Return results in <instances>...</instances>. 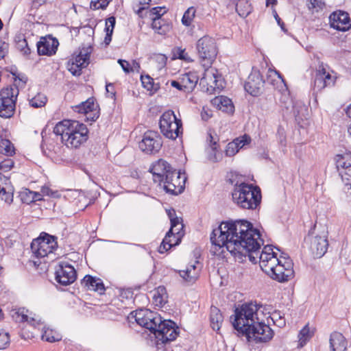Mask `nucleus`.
<instances>
[{
  "label": "nucleus",
  "mask_w": 351,
  "mask_h": 351,
  "mask_svg": "<svg viewBox=\"0 0 351 351\" xmlns=\"http://www.w3.org/2000/svg\"><path fill=\"white\" fill-rule=\"evenodd\" d=\"M97 105L95 104L93 98H88L86 101L73 106L75 112L87 115V119L95 121L98 118Z\"/></svg>",
  "instance_id": "21"
},
{
  "label": "nucleus",
  "mask_w": 351,
  "mask_h": 351,
  "mask_svg": "<svg viewBox=\"0 0 351 351\" xmlns=\"http://www.w3.org/2000/svg\"><path fill=\"white\" fill-rule=\"evenodd\" d=\"M160 322H161L160 315L150 311V314H146L143 319L144 324H141V326L149 329L152 332L154 330H156V325L160 323Z\"/></svg>",
  "instance_id": "29"
},
{
  "label": "nucleus",
  "mask_w": 351,
  "mask_h": 351,
  "mask_svg": "<svg viewBox=\"0 0 351 351\" xmlns=\"http://www.w3.org/2000/svg\"><path fill=\"white\" fill-rule=\"evenodd\" d=\"M29 193L32 195V201H39L42 199V195L38 193L29 191Z\"/></svg>",
  "instance_id": "61"
},
{
  "label": "nucleus",
  "mask_w": 351,
  "mask_h": 351,
  "mask_svg": "<svg viewBox=\"0 0 351 351\" xmlns=\"http://www.w3.org/2000/svg\"><path fill=\"white\" fill-rule=\"evenodd\" d=\"M14 166V162L12 160L8 158L6 160H4L1 162H0V169L3 171H10L12 167Z\"/></svg>",
  "instance_id": "51"
},
{
  "label": "nucleus",
  "mask_w": 351,
  "mask_h": 351,
  "mask_svg": "<svg viewBox=\"0 0 351 351\" xmlns=\"http://www.w3.org/2000/svg\"><path fill=\"white\" fill-rule=\"evenodd\" d=\"M201 116H202V119L204 121H208L212 117L211 111L209 110H205V108H203V110L201 112Z\"/></svg>",
  "instance_id": "58"
},
{
  "label": "nucleus",
  "mask_w": 351,
  "mask_h": 351,
  "mask_svg": "<svg viewBox=\"0 0 351 351\" xmlns=\"http://www.w3.org/2000/svg\"><path fill=\"white\" fill-rule=\"evenodd\" d=\"M266 308L256 302H249L237 308L233 315V327L244 334L249 341L256 343L267 342L274 336V332L269 326Z\"/></svg>",
  "instance_id": "2"
},
{
  "label": "nucleus",
  "mask_w": 351,
  "mask_h": 351,
  "mask_svg": "<svg viewBox=\"0 0 351 351\" xmlns=\"http://www.w3.org/2000/svg\"><path fill=\"white\" fill-rule=\"evenodd\" d=\"M184 226H180L174 228L173 230V234L171 235V237H173L175 240L174 244H179V243L181 241L182 237L183 236L182 229Z\"/></svg>",
  "instance_id": "49"
},
{
  "label": "nucleus",
  "mask_w": 351,
  "mask_h": 351,
  "mask_svg": "<svg viewBox=\"0 0 351 351\" xmlns=\"http://www.w3.org/2000/svg\"><path fill=\"white\" fill-rule=\"evenodd\" d=\"M233 202L243 209L254 210L261 202V192L258 186L237 181L232 192Z\"/></svg>",
  "instance_id": "4"
},
{
  "label": "nucleus",
  "mask_w": 351,
  "mask_h": 351,
  "mask_svg": "<svg viewBox=\"0 0 351 351\" xmlns=\"http://www.w3.org/2000/svg\"><path fill=\"white\" fill-rule=\"evenodd\" d=\"M111 0H97L91 1L90 7L93 10L105 9Z\"/></svg>",
  "instance_id": "47"
},
{
  "label": "nucleus",
  "mask_w": 351,
  "mask_h": 351,
  "mask_svg": "<svg viewBox=\"0 0 351 351\" xmlns=\"http://www.w3.org/2000/svg\"><path fill=\"white\" fill-rule=\"evenodd\" d=\"M47 97L41 93L37 94L29 100V105L34 108H41L47 103Z\"/></svg>",
  "instance_id": "41"
},
{
  "label": "nucleus",
  "mask_w": 351,
  "mask_h": 351,
  "mask_svg": "<svg viewBox=\"0 0 351 351\" xmlns=\"http://www.w3.org/2000/svg\"><path fill=\"white\" fill-rule=\"evenodd\" d=\"M212 103L219 110L223 112L227 113H232L234 112V107L231 99L226 96L221 95L216 97L212 101Z\"/></svg>",
  "instance_id": "27"
},
{
  "label": "nucleus",
  "mask_w": 351,
  "mask_h": 351,
  "mask_svg": "<svg viewBox=\"0 0 351 351\" xmlns=\"http://www.w3.org/2000/svg\"><path fill=\"white\" fill-rule=\"evenodd\" d=\"M264 81L259 71H252L245 84V90L253 96H256L263 87Z\"/></svg>",
  "instance_id": "17"
},
{
  "label": "nucleus",
  "mask_w": 351,
  "mask_h": 351,
  "mask_svg": "<svg viewBox=\"0 0 351 351\" xmlns=\"http://www.w3.org/2000/svg\"><path fill=\"white\" fill-rule=\"evenodd\" d=\"M147 313L149 315L150 311L148 309H139L138 311L132 312L130 315L131 317H134L136 322L141 326V324H144L143 319L145 318Z\"/></svg>",
  "instance_id": "43"
},
{
  "label": "nucleus",
  "mask_w": 351,
  "mask_h": 351,
  "mask_svg": "<svg viewBox=\"0 0 351 351\" xmlns=\"http://www.w3.org/2000/svg\"><path fill=\"white\" fill-rule=\"evenodd\" d=\"M251 4L247 0H239L236 4V10L241 17L247 16L252 12Z\"/></svg>",
  "instance_id": "32"
},
{
  "label": "nucleus",
  "mask_w": 351,
  "mask_h": 351,
  "mask_svg": "<svg viewBox=\"0 0 351 351\" xmlns=\"http://www.w3.org/2000/svg\"><path fill=\"white\" fill-rule=\"evenodd\" d=\"M305 243L314 257H322L328 246L327 231L323 230L319 234H315L309 233L305 238Z\"/></svg>",
  "instance_id": "9"
},
{
  "label": "nucleus",
  "mask_w": 351,
  "mask_h": 351,
  "mask_svg": "<svg viewBox=\"0 0 351 351\" xmlns=\"http://www.w3.org/2000/svg\"><path fill=\"white\" fill-rule=\"evenodd\" d=\"M329 19L330 26L337 30L345 32L351 27L350 19L346 12H334L330 15Z\"/></svg>",
  "instance_id": "16"
},
{
  "label": "nucleus",
  "mask_w": 351,
  "mask_h": 351,
  "mask_svg": "<svg viewBox=\"0 0 351 351\" xmlns=\"http://www.w3.org/2000/svg\"><path fill=\"white\" fill-rule=\"evenodd\" d=\"M204 73L200 79V84L203 86H207V90H220L222 88V82L221 75L218 71L210 66L204 67Z\"/></svg>",
  "instance_id": "15"
},
{
  "label": "nucleus",
  "mask_w": 351,
  "mask_h": 351,
  "mask_svg": "<svg viewBox=\"0 0 351 351\" xmlns=\"http://www.w3.org/2000/svg\"><path fill=\"white\" fill-rule=\"evenodd\" d=\"M156 338L162 343L173 341L176 339L178 332L176 324L171 320H162L156 325V330L152 332Z\"/></svg>",
  "instance_id": "12"
},
{
  "label": "nucleus",
  "mask_w": 351,
  "mask_h": 351,
  "mask_svg": "<svg viewBox=\"0 0 351 351\" xmlns=\"http://www.w3.org/2000/svg\"><path fill=\"white\" fill-rule=\"evenodd\" d=\"M159 125L161 132L168 138L176 139L182 133V121L172 110H167L162 114Z\"/></svg>",
  "instance_id": "7"
},
{
  "label": "nucleus",
  "mask_w": 351,
  "mask_h": 351,
  "mask_svg": "<svg viewBox=\"0 0 351 351\" xmlns=\"http://www.w3.org/2000/svg\"><path fill=\"white\" fill-rule=\"evenodd\" d=\"M27 81L25 75L19 74L14 77V85L3 88L0 92V117H11L14 111L15 102L19 88H23Z\"/></svg>",
  "instance_id": "5"
},
{
  "label": "nucleus",
  "mask_w": 351,
  "mask_h": 351,
  "mask_svg": "<svg viewBox=\"0 0 351 351\" xmlns=\"http://www.w3.org/2000/svg\"><path fill=\"white\" fill-rule=\"evenodd\" d=\"M275 19L278 23V24L281 27L282 29L285 31V28H284V23L282 22L280 18L278 16V15L277 14V13L276 12L275 15Z\"/></svg>",
  "instance_id": "63"
},
{
  "label": "nucleus",
  "mask_w": 351,
  "mask_h": 351,
  "mask_svg": "<svg viewBox=\"0 0 351 351\" xmlns=\"http://www.w3.org/2000/svg\"><path fill=\"white\" fill-rule=\"evenodd\" d=\"M53 132L67 147L77 148L87 141L88 130L78 121L64 120L56 125Z\"/></svg>",
  "instance_id": "3"
},
{
  "label": "nucleus",
  "mask_w": 351,
  "mask_h": 351,
  "mask_svg": "<svg viewBox=\"0 0 351 351\" xmlns=\"http://www.w3.org/2000/svg\"><path fill=\"white\" fill-rule=\"evenodd\" d=\"M186 178L184 174L176 172L173 170L171 173L167 174L163 182L164 189L171 194H180L184 189Z\"/></svg>",
  "instance_id": "11"
},
{
  "label": "nucleus",
  "mask_w": 351,
  "mask_h": 351,
  "mask_svg": "<svg viewBox=\"0 0 351 351\" xmlns=\"http://www.w3.org/2000/svg\"><path fill=\"white\" fill-rule=\"evenodd\" d=\"M0 153L6 156H12L14 153V147L9 140H0Z\"/></svg>",
  "instance_id": "37"
},
{
  "label": "nucleus",
  "mask_w": 351,
  "mask_h": 351,
  "mask_svg": "<svg viewBox=\"0 0 351 351\" xmlns=\"http://www.w3.org/2000/svg\"><path fill=\"white\" fill-rule=\"evenodd\" d=\"M141 80L143 87L147 90L154 93L159 88L158 84H154L153 78L149 75H141Z\"/></svg>",
  "instance_id": "38"
},
{
  "label": "nucleus",
  "mask_w": 351,
  "mask_h": 351,
  "mask_svg": "<svg viewBox=\"0 0 351 351\" xmlns=\"http://www.w3.org/2000/svg\"><path fill=\"white\" fill-rule=\"evenodd\" d=\"M171 85L174 87V88H176L177 89L180 90H185L186 88H184V86H183V84L181 82H177V81H175V80H173L171 82Z\"/></svg>",
  "instance_id": "59"
},
{
  "label": "nucleus",
  "mask_w": 351,
  "mask_h": 351,
  "mask_svg": "<svg viewBox=\"0 0 351 351\" xmlns=\"http://www.w3.org/2000/svg\"><path fill=\"white\" fill-rule=\"evenodd\" d=\"M309 1L311 8L317 9V10L322 9L324 6V3L322 0H309Z\"/></svg>",
  "instance_id": "56"
},
{
  "label": "nucleus",
  "mask_w": 351,
  "mask_h": 351,
  "mask_svg": "<svg viewBox=\"0 0 351 351\" xmlns=\"http://www.w3.org/2000/svg\"><path fill=\"white\" fill-rule=\"evenodd\" d=\"M195 15V10L193 7H191L186 10V11L184 13V15L182 19V23L189 26L191 25L193 18Z\"/></svg>",
  "instance_id": "44"
},
{
  "label": "nucleus",
  "mask_w": 351,
  "mask_h": 351,
  "mask_svg": "<svg viewBox=\"0 0 351 351\" xmlns=\"http://www.w3.org/2000/svg\"><path fill=\"white\" fill-rule=\"evenodd\" d=\"M196 50L199 62L204 67H210L215 62L218 53L215 39L208 36H204L197 41Z\"/></svg>",
  "instance_id": "6"
},
{
  "label": "nucleus",
  "mask_w": 351,
  "mask_h": 351,
  "mask_svg": "<svg viewBox=\"0 0 351 351\" xmlns=\"http://www.w3.org/2000/svg\"><path fill=\"white\" fill-rule=\"evenodd\" d=\"M268 319L270 317L274 324L280 328L285 326V319L283 315L280 311H274L270 316H267Z\"/></svg>",
  "instance_id": "42"
},
{
  "label": "nucleus",
  "mask_w": 351,
  "mask_h": 351,
  "mask_svg": "<svg viewBox=\"0 0 351 351\" xmlns=\"http://www.w3.org/2000/svg\"><path fill=\"white\" fill-rule=\"evenodd\" d=\"M180 226H183L182 219L181 218L177 217L176 219H171V228L168 231L167 234H169V236L173 235L174 228Z\"/></svg>",
  "instance_id": "50"
},
{
  "label": "nucleus",
  "mask_w": 351,
  "mask_h": 351,
  "mask_svg": "<svg viewBox=\"0 0 351 351\" xmlns=\"http://www.w3.org/2000/svg\"><path fill=\"white\" fill-rule=\"evenodd\" d=\"M56 281L64 286L72 284L77 278L75 268L64 262L60 263L56 269L55 272Z\"/></svg>",
  "instance_id": "14"
},
{
  "label": "nucleus",
  "mask_w": 351,
  "mask_h": 351,
  "mask_svg": "<svg viewBox=\"0 0 351 351\" xmlns=\"http://www.w3.org/2000/svg\"><path fill=\"white\" fill-rule=\"evenodd\" d=\"M173 171L171 167L163 159H159L154 162L150 168L155 182H162L167 174Z\"/></svg>",
  "instance_id": "20"
},
{
  "label": "nucleus",
  "mask_w": 351,
  "mask_h": 351,
  "mask_svg": "<svg viewBox=\"0 0 351 351\" xmlns=\"http://www.w3.org/2000/svg\"><path fill=\"white\" fill-rule=\"evenodd\" d=\"M177 244H174V243H171V236L166 234L165 237L162 240L160 245L158 248V252L160 254H163L169 250L172 246L176 245Z\"/></svg>",
  "instance_id": "45"
},
{
  "label": "nucleus",
  "mask_w": 351,
  "mask_h": 351,
  "mask_svg": "<svg viewBox=\"0 0 351 351\" xmlns=\"http://www.w3.org/2000/svg\"><path fill=\"white\" fill-rule=\"evenodd\" d=\"M82 285L90 291L103 293L105 288L101 279L86 275L82 280Z\"/></svg>",
  "instance_id": "26"
},
{
  "label": "nucleus",
  "mask_w": 351,
  "mask_h": 351,
  "mask_svg": "<svg viewBox=\"0 0 351 351\" xmlns=\"http://www.w3.org/2000/svg\"><path fill=\"white\" fill-rule=\"evenodd\" d=\"M16 319L19 322H27L32 326L40 325V320H36L34 317H29L24 313V310H19L16 313Z\"/></svg>",
  "instance_id": "36"
},
{
  "label": "nucleus",
  "mask_w": 351,
  "mask_h": 351,
  "mask_svg": "<svg viewBox=\"0 0 351 351\" xmlns=\"http://www.w3.org/2000/svg\"><path fill=\"white\" fill-rule=\"evenodd\" d=\"M330 351H346L348 341L345 337L339 332L331 333L329 339Z\"/></svg>",
  "instance_id": "25"
},
{
  "label": "nucleus",
  "mask_w": 351,
  "mask_h": 351,
  "mask_svg": "<svg viewBox=\"0 0 351 351\" xmlns=\"http://www.w3.org/2000/svg\"><path fill=\"white\" fill-rule=\"evenodd\" d=\"M161 10L162 8L158 7L153 8L150 10V15L155 16L152 19V28L156 33L160 35H165L171 30V26L161 19V16L163 14V13H160Z\"/></svg>",
  "instance_id": "18"
},
{
  "label": "nucleus",
  "mask_w": 351,
  "mask_h": 351,
  "mask_svg": "<svg viewBox=\"0 0 351 351\" xmlns=\"http://www.w3.org/2000/svg\"><path fill=\"white\" fill-rule=\"evenodd\" d=\"M167 293L165 287L160 286L153 293V302L156 306L162 307L167 302Z\"/></svg>",
  "instance_id": "30"
},
{
  "label": "nucleus",
  "mask_w": 351,
  "mask_h": 351,
  "mask_svg": "<svg viewBox=\"0 0 351 351\" xmlns=\"http://www.w3.org/2000/svg\"><path fill=\"white\" fill-rule=\"evenodd\" d=\"M208 141L210 142V146L213 152H214V155L210 156V160L213 162H217L219 160V158H220L221 154L220 153H217V140L215 138L211 133V132H208Z\"/></svg>",
  "instance_id": "40"
},
{
  "label": "nucleus",
  "mask_w": 351,
  "mask_h": 351,
  "mask_svg": "<svg viewBox=\"0 0 351 351\" xmlns=\"http://www.w3.org/2000/svg\"><path fill=\"white\" fill-rule=\"evenodd\" d=\"M178 58H180L181 60H186L188 62L191 61V58L189 57L188 53L185 51V49H178Z\"/></svg>",
  "instance_id": "53"
},
{
  "label": "nucleus",
  "mask_w": 351,
  "mask_h": 351,
  "mask_svg": "<svg viewBox=\"0 0 351 351\" xmlns=\"http://www.w3.org/2000/svg\"><path fill=\"white\" fill-rule=\"evenodd\" d=\"M58 41L53 38H42L37 43V50L39 55L51 56L56 53Z\"/></svg>",
  "instance_id": "22"
},
{
  "label": "nucleus",
  "mask_w": 351,
  "mask_h": 351,
  "mask_svg": "<svg viewBox=\"0 0 351 351\" xmlns=\"http://www.w3.org/2000/svg\"><path fill=\"white\" fill-rule=\"evenodd\" d=\"M8 43L0 40V60L3 59L8 51Z\"/></svg>",
  "instance_id": "52"
},
{
  "label": "nucleus",
  "mask_w": 351,
  "mask_h": 351,
  "mask_svg": "<svg viewBox=\"0 0 351 351\" xmlns=\"http://www.w3.org/2000/svg\"><path fill=\"white\" fill-rule=\"evenodd\" d=\"M118 62L125 73L130 72V64L128 61L119 59Z\"/></svg>",
  "instance_id": "55"
},
{
  "label": "nucleus",
  "mask_w": 351,
  "mask_h": 351,
  "mask_svg": "<svg viewBox=\"0 0 351 351\" xmlns=\"http://www.w3.org/2000/svg\"><path fill=\"white\" fill-rule=\"evenodd\" d=\"M41 338L43 341L53 343L60 341L62 336L60 333L53 329L44 327L42 330Z\"/></svg>",
  "instance_id": "31"
},
{
  "label": "nucleus",
  "mask_w": 351,
  "mask_h": 351,
  "mask_svg": "<svg viewBox=\"0 0 351 351\" xmlns=\"http://www.w3.org/2000/svg\"><path fill=\"white\" fill-rule=\"evenodd\" d=\"M116 19L114 16H110L106 21V36L104 38V43L106 45H108L112 40V34L115 25Z\"/></svg>",
  "instance_id": "35"
},
{
  "label": "nucleus",
  "mask_w": 351,
  "mask_h": 351,
  "mask_svg": "<svg viewBox=\"0 0 351 351\" xmlns=\"http://www.w3.org/2000/svg\"><path fill=\"white\" fill-rule=\"evenodd\" d=\"M136 3L134 6V10L136 14L142 16V12L149 7L151 0H136Z\"/></svg>",
  "instance_id": "46"
},
{
  "label": "nucleus",
  "mask_w": 351,
  "mask_h": 351,
  "mask_svg": "<svg viewBox=\"0 0 351 351\" xmlns=\"http://www.w3.org/2000/svg\"><path fill=\"white\" fill-rule=\"evenodd\" d=\"M162 145V138L155 131L149 130L144 133L142 140L139 142L140 149L146 154H156Z\"/></svg>",
  "instance_id": "13"
},
{
  "label": "nucleus",
  "mask_w": 351,
  "mask_h": 351,
  "mask_svg": "<svg viewBox=\"0 0 351 351\" xmlns=\"http://www.w3.org/2000/svg\"><path fill=\"white\" fill-rule=\"evenodd\" d=\"M92 51L93 48L90 45L83 47L78 55L69 60L66 66L73 75L79 76L81 75L82 69L85 68L89 63L90 55Z\"/></svg>",
  "instance_id": "10"
},
{
  "label": "nucleus",
  "mask_w": 351,
  "mask_h": 351,
  "mask_svg": "<svg viewBox=\"0 0 351 351\" xmlns=\"http://www.w3.org/2000/svg\"><path fill=\"white\" fill-rule=\"evenodd\" d=\"M336 165L337 169L351 167V152L337 155Z\"/></svg>",
  "instance_id": "33"
},
{
  "label": "nucleus",
  "mask_w": 351,
  "mask_h": 351,
  "mask_svg": "<svg viewBox=\"0 0 351 351\" xmlns=\"http://www.w3.org/2000/svg\"><path fill=\"white\" fill-rule=\"evenodd\" d=\"M250 142L251 138L246 134L235 138L227 145L226 155L227 156H234L241 148L250 144Z\"/></svg>",
  "instance_id": "24"
},
{
  "label": "nucleus",
  "mask_w": 351,
  "mask_h": 351,
  "mask_svg": "<svg viewBox=\"0 0 351 351\" xmlns=\"http://www.w3.org/2000/svg\"><path fill=\"white\" fill-rule=\"evenodd\" d=\"M210 321L212 328L215 331L219 330L223 321V317L218 308L211 306Z\"/></svg>",
  "instance_id": "28"
},
{
  "label": "nucleus",
  "mask_w": 351,
  "mask_h": 351,
  "mask_svg": "<svg viewBox=\"0 0 351 351\" xmlns=\"http://www.w3.org/2000/svg\"><path fill=\"white\" fill-rule=\"evenodd\" d=\"M210 241L214 254L223 253L226 249L239 262L247 256L253 263L259 260L262 270L278 282H287L294 276L291 260L285 256L278 258L271 245L265 246L260 254L263 240L259 231L246 220L222 222L212 232Z\"/></svg>",
  "instance_id": "1"
},
{
  "label": "nucleus",
  "mask_w": 351,
  "mask_h": 351,
  "mask_svg": "<svg viewBox=\"0 0 351 351\" xmlns=\"http://www.w3.org/2000/svg\"><path fill=\"white\" fill-rule=\"evenodd\" d=\"M313 330H311L308 327V324H306L298 334L300 346L303 347L313 337Z\"/></svg>",
  "instance_id": "34"
},
{
  "label": "nucleus",
  "mask_w": 351,
  "mask_h": 351,
  "mask_svg": "<svg viewBox=\"0 0 351 351\" xmlns=\"http://www.w3.org/2000/svg\"><path fill=\"white\" fill-rule=\"evenodd\" d=\"M0 185H1V188H3V186H12L9 179L5 176H2L1 174V179H0Z\"/></svg>",
  "instance_id": "57"
},
{
  "label": "nucleus",
  "mask_w": 351,
  "mask_h": 351,
  "mask_svg": "<svg viewBox=\"0 0 351 351\" xmlns=\"http://www.w3.org/2000/svg\"><path fill=\"white\" fill-rule=\"evenodd\" d=\"M331 82L332 80L330 73L326 71L325 66L323 63H321L316 71L314 80L315 88H317V90H321L330 85Z\"/></svg>",
  "instance_id": "23"
},
{
  "label": "nucleus",
  "mask_w": 351,
  "mask_h": 351,
  "mask_svg": "<svg viewBox=\"0 0 351 351\" xmlns=\"http://www.w3.org/2000/svg\"><path fill=\"white\" fill-rule=\"evenodd\" d=\"M181 79L184 88L187 90L193 89L197 82V77L189 73L183 75Z\"/></svg>",
  "instance_id": "39"
},
{
  "label": "nucleus",
  "mask_w": 351,
  "mask_h": 351,
  "mask_svg": "<svg viewBox=\"0 0 351 351\" xmlns=\"http://www.w3.org/2000/svg\"><path fill=\"white\" fill-rule=\"evenodd\" d=\"M167 215L170 219V221H171V219H176L177 217L176 211L174 209L168 210H167Z\"/></svg>",
  "instance_id": "62"
},
{
  "label": "nucleus",
  "mask_w": 351,
  "mask_h": 351,
  "mask_svg": "<svg viewBox=\"0 0 351 351\" xmlns=\"http://www.w3.org/2000/svg\"><path fill=\"white\" fill-rule=\"evenodd\" d=\"M140 69V64L136 60L132 61L130 65V71H138Z\"/></svg>",
  "instance_id": "60"
},
{
  "label": "nucleus",
  "mask_w": 351,
  "mask_h": 351,
  "mask_svg": "<svg viewBox=\"0 0 351 351\" xmlns=\"http://www.w3.org/2000/svg\"><path fill=\"white\" fill-rule=\"evenodd\" d=\"M19 47L23 52L24 54H29L30 53V49L27 46V43L25 39L20 41L19 43Z\"/></svg>",
  "instance_id": "54"
},
{
  "label": "nucleus",
  "mask_w": 351,
  "mask_h": 351,
  "mask_svg": "<svg viewBox=\"0 0 351 351\" xmlns=\"http://www.w3.org/2000/svg\"><path fill=\"white\" fill-rule=\"evenodd\" d=\"M106 89L108 93H110L112 95H114V93L113 92V85L112 84H107Z\"/></svg>",
  "instance_id": "64"
},
{
  "label": "nucleus",
  "mask_w": 351,
  "mask_h": 351,
  "mask_svg": "<svg viewBox=\"0 0 351 351\" xmlns=\"http://www.w3.org/2000/svg\"><path fill=\"white\" fill-rule=\"evenodd\" d=\"M58 247V243L55 237L47 233H42L39 237L32 241L31 250L36 258H44L53 252Z\"/></svg>",
  "instance_id": "8"
},
{
  "label": "nucleus",
  "mask_w": 351,
  "mask_h": 351,
  "mask_svg": "<svg viewBox=\"0 0 351 351\" xmlns=\"http://www.w3.org/2000/svg\"><path fill=\"white\" fill-rule=\"evenodd\" d=\"M202 268V264L198 261H194L185 269L180 270L179 274L184 281L193 284L199 278Z\"/></svg>",
  "instance_id": "19"
},
{
  "label": "nucleus",
  "mask_w": 351,
  "mask_h": 351,
  "mask_svg": "<svg viewBox=\"0 0 351 351\" xmlns=\"http://www.w3.org/2000/svg\"><path fill=\"white\" fill-rule=\"evenodd\" d=\"M10 344V335L3 330H0V349H5Z\"/></svg>",
  "instance_id": "48"
}]
</instances>
